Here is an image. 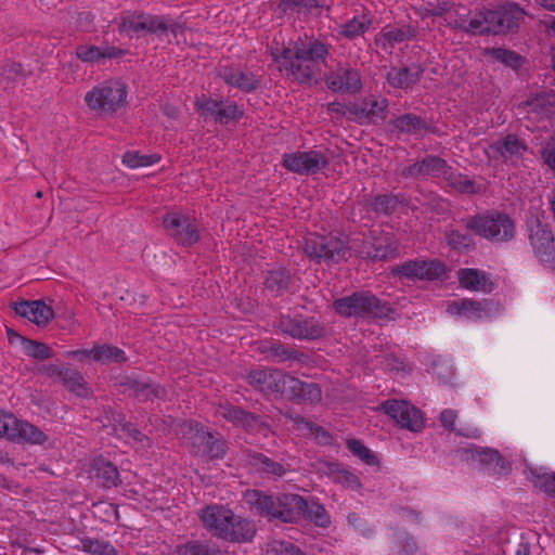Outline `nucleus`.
I'll use <instances>...</instances> for the list:
<instances>
[{
    "mask_svg": "<svg viewBox=\"0 0 555 555\" xmlns=\"http://www.w3.org/2000/svg\"><path fill=\"white\" fill-rule=\"evenodd\" d=\"M331 46L314 39L284 48L280 55H273L280 70H285L299 83H308L321 73V65L330 56Z\"/></svg>",
    "mask_w": 555,
    "mask_h": 555,
    "instance_id": "1",
    "label": "nucleus"
},
{
    "mask_svg": "<svg viewBox=\"0 0 555 555\" xmlns=\"http://www.w3.org/2000/svg\"><path fill=\"white\" fill-rule=\"evenodd\" d=\"M199 518L204 528L212 535L232 543H245L256 533L254 521L235 515L230 508L208 505L201 511Z\"/></svg>",
    "mask_w": 555,
    "mask_h": 555,
    "instance_id": "2",
    "label": "nucleus"
},
{
    "mask_svg": "<svg viewBox=\"0 0 555 555\" xmlns=\"http://www.w3.org/2000/svg\"><path fill=\"white\" fill-rule=\"evenodd\" d=\"M526 14L518 3L508 1L494 9L479 11L464 29L472 35H506L517 31Z\"/></svg>",
    "mask_w": 555,
    "mask_h": 555,
    "instance_id": "3",
    "label": "nucleus"
},
{
    "mask_svg": "<svg viewBox=\"0 0 555 555\" xmlns=\"http://www.w3.org/2000/svg\"><path fill=\"white\" fill-rule=\"evenodd\" d=\"M334 310L341 317L391 319L393 309L390 304L376 297L369 291L356 292L336 299Z\"/></svg>",
    "mask_w": 555,
    "mask_h": 555,
    "instance_id": "4",
    "label": "nucleus"
},
{
    "mask_svg": "<svg viewBox=\"0 0 555 555\" xmlns=\"http://www.w3.org/2000/svg\"><path fill=\"white\" fill-rule=\"evenodd\" d=\"M465 227L492 243H507L515 237L516 224L506 212L490 210L468 217Z\"/></svg>",
    "mask_w": 555,
    "mask_h": 555,
    "instance_id": "5",
    "label": "nucleus"
},
{
    "mask_svg": "<svg viewBox=\"0 0 555 555\" xmlns=\"http://www.w3.org/2000/svg\"><path fill=\"white\" fill-rule=\"evenodd\" d=\"M127 88L119 80H107L85 95L88 107L96 114H114L126 105Z\"/></svg>",
    "mask_w": 555,
    "mask_h": 555,
    "instance_id": "6",
    "label": "nucleus"
},
{
    "mask_svg": "<svg viewBox=\"0 0 555 555\" xmlns=\"http://www.w3.org/2000/svg\"><path fill=\"white\" fill-rule=\"evenodd\" d=\"M305 254L318 263L346 260L350 254L347 243L335 236L310 234L304 242Z\"/></svg>",
    "mask_w": 555,
    "mask_h": 555,
    "instance_id": "7",
    "label": "nucleus"
},
{
    "mask_svg": "<svg viewBox=\"0 0 555 555\" xmlns=\"http://www.w3.org/2000/svg\"><path fill=\"white\" fill-rule=\"evenodd\" d=\"M276 327L283 334L299 340H315L325 335V326L319 319L304 314L281 315Z\"/></svg>",
    "mask_w": 555,
    "mask_h": 555,
    "instance_id": "8",
    "label": "nucleus"
},
{
    "mask_svg": "<svg viewBox=\"0 0 555 555\" xmlns=\"http://www.w3.org/2000/svg\"><path fill=\"white\" fill-rule=\"evenodd\" d=\"M216 415L251 435H261L263 437H268L269 433L271 431L270 425L263 420L262 416L253 412H248L237 405L230 403L219 404L216 408Z\"/></svg>",
    "mask_w": 555,
    "mask_h": 555,
    "instance_id": "9",
    "label": "nucleus"
},
{
    "mask_svg": "<svg viewBox=\"0 0 555 555\" xmlns=\"http://www.w3.org/2000/svg\"><path fill=\"white\" fill-rule=\"evenodd\" d=\"M194 106L203 118H211L220 124L240 120L244 112L234 102L212 99L205 94L197 96Z\"/></svg>",
    "mask_w": 555,
    "mask_h": 555,
    "instance_id": "10",
    "label": "nucleus"
},
{
    "mask_svg": "<svg viewBox=\"0 0 555 555\" xmlns=\"http://www.w3.org/2000/svg\"><path fill=\"white\" fill-rule=\"evenodd\" d=\"M529 242L535 256L544 262L555 260V240L548 224L543 223L539 218L531 217L527 220Z\"/></svg>",
    "mask_w": 555,
    "mask_h": 555,
    "instance_id": "11",
    "label": "nucleus"
},
{
    "mask_svg": "<svg viewBox=\"0 0 555 555\" xmlns=\"http://www.w3.org/2000/svg\"><path fill=\"white\" fill-rule=\"evenodd\" d=\"M330 164L327 156L319 150L285 154L283 166L299 176L315 175Z\"/></svg>",
    "mask_w": 555,
    "mask_h": 555,
    "instance_id": "12",
    "label": "nucleus"
},
{
    "mask_svg": "<svg viewBox=\"0 0 555 555\" xmlns=\"http://www.w3.org/2000/svg\"><path fill=\"white\" fill-rule=\"evenodd\" d=\"M163 224L167 233L180 245L192 246L201 238L195 221L188 216L176 212L167 214Z\"/></svg>",
    "mask_w": 555,
    "mask_h": 555,
    "instance_id": "13",
    "label": "nucleus"
},
{
    "mask_svg": "<svg viewBox=\"0 0 555 555\" xmlns=\"http://www.w3.org/2000/svg\"><path fill=\"white\" fill-rule=\"evenodd\" d=\"M325 83L333 92L345 94L359 93L363 88L360 70L349 64H338L333 72L326 75Z\"/></svg>",
    "mask_w": 555,
    "mask_h": 555,
    "instance_id": "14",
    "label": "nucleus"
},
{
    "mask_svg": "<svg viewBox=\"0 0 555 555\" xmlns=\"http://www.w3.org/2000/svg\"><path fill=\"white\" fill-rule=\"evenodd\" d=\"M382 409L401 427L411 431H420L425 425L422 412L405 401L388 400L383 403Z\"/></svg>",
    "mask_w": 555,
    "mask_h": 555,
    "instance_id": "15",
    "label": "nucleus"
},
{
    "mask_svg": "<svg viewBox=\"0 0 555 555\" xmlns=\"http://www.w3.org/2000/svg\"><path fill=\"white\" fill-rule=\"evenodd\" d=\"M246 462L256 474L266 479L278 480L291 472L288 463L275 461L254 450L246 451Z\"/></svg>",
    "mask_w": 555,
    "mask_h": 555,
    "instance_id": "16",
    "label": "nucleus"
},
{
    "mask_svg": "<svg viewBox=\"0 0 555 555\" xmlns=\"http://www.w3.org/2000/svg\"><path fill=\"white\" fill-rule=\"evenodd\" d=\"M287 374L278 369H261L250 371L247 379L251 387L262 393L283 395Z\"/></svg>",
    "mask_w": 555,
    "mask_h": 555,
    "instance_id": "17",
    "label": "nucleus"
},
{
    "mask_svg": "<svg viewBox=\"0 0 555 555\" xmlns=\"http://www.w3.org/2000/svg\"><path fill=\"white\" fill-rule=\"evenodd\" d=\"M489 152V156L495 160L516 163L527 152V145L516 134L509 133L492 142Z\"/></svg>",
    "mask_w": 555,
    "mask_h": 555,
    "instance_id": "18",
    "label": "nucleus"
},
{
    "mask_svg": "<svg viewBox=\"0 0 555 555\" xmlns=\"http://www.w3.org/2000/svg\"><path fill=\"white\" fill-rule=\"evenodd\" d=\"M443 272V266L437 261L409 260L391 269L395 276L405 279L434 280Z\"/></svg>",
    "mask_w": 555,
    "mask_h": 555,
    "instance_id": "19",
    "label": "nucleus"
},
{
    "mask_svg": "<svg viewBox=\"0 0 555 555\" xmlns=\"http://www.w3.org/2000/svg\"><path fill=\"white\" fill-rule=\"evenodd\" d=\"M447 160L437 155H426L421 160L405 166L401 170L403 178L425 179L438 178L441 179L447 169Z\"/></svg>",
    "mask_w": 555,
    "mask_h": 555,
    "instance_id": "20",
    "label": "nucleus"
},
{
    "mask_svg": "<svg viewBox=\"0 0 555 555\" xmlns=\"http://www.w3.org/2000/svg\"><path fill=\"white\" fill-rule=\"evenodd\" d=\"M491 301L489 300H473V299H457L448 304L447 311L452 315H461L468 320H481L490 317Z\"/></svg>",
    "mask_w": 555,
    "mask_h": 555,
    "instance_id": "21",
    "label": "nucleus"
},
{
    "mask_svg": "<svg viewBox=\"0 0 555 555\" xmlns=\"http://www.w3.org/2000/svg\"><path fill=\"white\" fill-rule=\"evenodd\" d=\"M282 396L288 400L318 402L322 398V391L318 384L302 382L287 374Z\"/></svg>",
    "mask_w": 555,
    "mask_h": 555,
    "instance_id": "22",
    "label": "nucleus"
},
{
    "mask_svg": "<svg viewBox=\"0 0 555 555\" xmlns=\"http://www.w3.org/2000/svg\"><path fill=\"white\" fill-rule=\"evenodd\" d=\"M14 311L40 327L47 326L54 318L53 309L42 300H22L15 302Z\"/></svg>",
    "mask_w": 555,
    "mask_h": 555,
    "instance_id": "23",
    "label": "nucleus"
},
{
    "mask_svg": "<svg viewBox=\"0 0 555 555\" xmlns=\"http://www.w3.org/2000/svg\"><path fill=\"white\" fill-rule=\"evenodd\" d=\"M218 76L231 87L237 88L243 92L250 93L260 86L259 79L250 72H243L233 66H220Z\"/></svg>",
    "mask_w": 555,
    "mask_h": 555,
    "instance_id": "24",
    "label": "nucleus"
},
{
    "mask_svg": "<svg viewBox=\"0 0 555 555\" xmlns=\"http://www.w3.org/2000/svg\"><path fill=\"white\" fill-rule=\"evenodd\" d=\"M423 74L424 69L420 65H414L412 67L392 66L386 74V81L391 88L409 90L413 89V87L421 80Z\"/></svg>",
    "mask_w": 555,
    "mask_h": 555,
    "instance_id": "25",
    "label": "nucleus"
},
{
    "mask_svg": "<svg viewBox=\"0 0 555 555\" xmlns=\"http://www.w3.org/2000/svg\"><path fill=\"white\" fill-rule=\"evenodd\" d=\"M276 504L279 507L278 519L284 522L296 521L308 507V502L301 495L294 493L279 494Z\"/></svg>",
    "mask_w": 555,
    "mask_h": 555,
    "instance_id": "26",
    "label": "nucleus"
},
{
    "mask_svg": "<svg viewBox=\"0 0 555 555\" xmlns=\"http://www.w3.org/2000/svg\"><path fill=\"white\" fill-rule=\"evenodd\" d=\"M527 119L539 122L550 118L555 113V93L538 94L524 105Z\"/></svg>",
    "mask_w": 555,
    "mask_h": 555,
    "instance_id": "27",
    "label": "nucleus"
},
{
    "mask_svg": "<svg viewBox=\"0 0 555 555\" xmlns=\"http://www.w3.org/2000/svg\"><path fill=\"white\" fill-rule=\"evenodd\" d=\"M245 501L250 509L258 515L278 519L279 507L276 502L279 501V495L267 494L254 489L246 491Z\"/></svg>",
    "mask_w": 555,
    "mask_h": 555,
    "instance_id": "28",
    "label": "nucleus"
},
{
    "mask_svg": "<svg viewBox=\"0 0 555 555\" xmlns=\"http://www.w3.org/2000/svg\"><path fill=\"white\" fill-rule=\"evenodd\" d=\"M264 289L273 296H282L291 291L293 275L284 267H276L268 270L263 280Z\"/></svg>",
    "mask_w": 555,
    "mask_h": 555,
    "instance_id": "29",
    "label": "nucleus"
},
{
    "mask_svg": "<svg viewBox=\"0 0 555 555\" xmlns=\"http://www.w3.org/2000/svg\"><path fill=\"white\" fill-rule=\"evenodd\" d=\"M92 477L106 489L118 487L121 483L116 465L104 457L94 459L92 463Z\"/></svg>",
    "mask_w": 555,
    "mask_h": 555,
    "instance_id": "30",
    "label": "nucleus"
},
{
    "mask_svg": "<svg viewBox=\"0 0 555 555\" xmlns=\"http://www.w3.org/2000/svg\"><path fill=\"white\" fill-rule=\"evenodd\" d=\"M48 439V435L44 434L39 427L27 421L17 418V424L14 426L13 431L11 433L10 441L41 446L47 442Z\"/></svg>",
    "mask_w": 555,
    "mask_h": 555,
    "instance_id": "31",
    "label": "nucleus"
},
{
    "mask_svg": "<svg viewBox=\"0 0 555 555\" xmlns=\"http://www.w3.org/2000/svg\"><path fill=\"white\" fill-rule=\"evenodd\" d=\"M472 457L478 460L481 464L493 474L505 475L509 470L507 461L499 453V451L490 448H475L469 450Z\"/></svg>",
    "mask_w": 555,
    "mask_h": 555,
    "instance_id": "32",
    "label": "nucleus"
},
{
    "mask_svg": "<svg viewBox=\"0 0 555 555\" xmlns=\"http://www.w3.org/2000/svg\"><path fill=\"white\" fill-rule=\"evenodd\" d=\"M391 129L398 133L420 135L427 132L430 127L425 119L412 113L398 116L389 122Z\"/></svg>",
    "mask_w": 555,
    "mask_h": 555,
    "instance_id": "33",
    "label": "nucleus"
},
{
    "mask_svg": "<svg viewBox=\"0 0 555 555\" xmlns=\"http://www.w3.org/2000/svg\"><path fill=\"white\" fill-rule=\"evenodd\" d=\"M363 125H378L385 120L388 111V100L369 95L362 99Z\"/></svg>",
    "mask_w": 555,
    "mask_h": 555,
    "instance_id": "34",
    "label": "nucleus"
},
{
    "mask_svg": "<svg viewBox=\"0 0 555 555\" xmlns=\"http://www.w3.org/2000/svg\"><path fill=\"white\" fill-rule=\"evenodd\" d=\"M181 434L186 439L191 453L196 455L201 452L207 439H211V433L198 423L185 422L181 425Z\"/></svg>",
    "mask_w": 555,
    "mask_h": 555,
    "instance_id": "35",
    "label": "nucleus"
},
{
    "mask_svg": "<svg viewBox=\"0 0 555 555\" xmlns=\"http://www.w3.org/2000/svg\"><path fill=\"white\" fill-rule=\"evenodd\" d=\"M460 284L467 289L490 293L493 283L486 272L478 269H461L459 272Z\"/></svg>",
    "mask_w": 555,
    "mask_h": 555,
    "instance_id": "36",
    "label": "nucleus"
},
{
    "mask_svg": "<svg viewBox=\"0 0 555 555\" xmlns=\"http://www.w3.org/2000/svg\"><path fill=\"white\" fill-rule=\"evenodd\" d=\"M373 24V15L370 12H363L353 16L350 21L339 25L338 34L349 40L363 36Z\"/></svg>",
    "mask_w": 555,
    "mask_h": 555,
    "instance_id": "37",
    "label": "nucleus"
},
{
    "mask_svg": "<svg viewBox=\"0 0 555 555\" xmlns=\"http://www.w3.org/2000/svg\"><path fill=\"white\" fill-rule=\"evenodd\" d=\"M122 385L126 389L131 390L133 396L140 401L153 400L155 398L163 399L166 396L165 388L155 383L128 378Z\"/></svg>",
    "mask_w": 555,
    "mask_h": 555,
    "instance_id": "38",
    "label": "nucleus"
},
{
    "mask_svg": "<svg viewBox=\"0 0 555 555\" xmlns=\"http://www.w3.org/2000/svg\"><path fill=\"white\" fill-rule=\"evenodd\" d=\"M259 350L268 357L276 359L279 362L299 361L304 357V352L281 344L278 340L262 341Z\"/></svg>",
    "mask_w": 555,
    "mask_h": 555,
    "instance_id": "39",
    "label": "nucleus"
},
{
    "mask_svg": "<svg viewBox=\"0 0 555 555\" xmlns=\"http://www.w3.org/2000/svg\"><path fill=\"white\" fill-rule=\"evenodd\" d=\"M450 188L463 194H476L479 191L474 179L467 175L455 171L449 164H447L446 172L442 178Z\"/></svg>",
    "mask_w": 555,
    "mask_h": 555,
    "instance_id": "40",
    "label": "nucleus"
},
{
    "mask_svg": "<svg viewBox=\"0 0 555 555\" xmlns=\"http://www.w3.org/2000/svg\"><path fill=\"white\" fill-rule=\"evenodd\" d=\"M413 37L410 27L383 29L375 38V44L384 51L391 53L392 49Z\"/></svg>",
    "mask_w": 555,
    "mask_h": 555,
    "instance_id": "41",
    "label": "nucleus"
},
{
    "mask_svg": "<svg viewBox=\"0 0 555 555\" xmlns=\"http://www.w3.org/2000/svg\"><path fill=\"white\" fill-rule=\"evenodd\" d=\"M8 334L20 339L23 352L29 358L42 361L54 356L53 349L44 343L23 337L11 330L8 331Z\"/></svg>",
    "mask_w": 555,
    "mask_h": 555,
    "instance_id": "42",
    "label": "nucleus"
},
{
    "mask_svg": "<svg viewBox=\"0 0 555 555\" xmlns=\"http://www.w3.org/2000/svg\"><path fill=\"white\" fill-rule=\"evenodd\" d=\"M89 353L93 361L100 362L102 364H121L127 361V356L122 349L107 344L95 345L92 349H90Z\"/></svg>",
    "mask_w": 555,
    "mask_h": 555,
    "instance_id": "43",
    "label": "nucleus"
},
{
    "mask_svg": "<svg viewBox=\"0 0 555 555\" xmlns=\"http://www.w3.org/2000/svg\"><path fill=\"white\" fill-rule=\"evenodd\" d=\"M62 383L68 391L78 397L88 398L92 393L82 374L76 370L67 367L66 372H64Z\"/></svg>",
    "mask_w": 555,
    "mask_h": 555,
    "instance_id": "44",
    "label": "nucleus"
},
{
    "mask_svg": "<svg viewBox=\"0 0 555 555\" xmlns=\"http://www.w3.org/2000/svg\"><path fill=\"white\" fill-rule=\"evenodd\" d=\"M130 27L133 31L147 30L151 33L166 31L169 25L164 17L138 14L130 21Z\"/></svg>",
    "mask_w": 555,
    "mask_h": 555,
    "instance_id": "45",
    "label": "nucleus"
},
{
    "mask_svg": "<svg viewBox=\"0 0 555 555\" xmlns=\"http://www.w3.org/2000/svg\"><path fill=\"white\" fill-rule=\"evenodd\" d=\"M207 440L208 441L205 442L197 456L205 457L210 461L223 459L228 451L227 440L221 435H214L212 433L211 439Z\"/></svg>",
    "mask_w": 555,
    "mask_h": 555,
    "instance_id": "46",
    "label": "nucleus"
},
{
    "mask_svg": "<svg viewBox=\"0 0 555 555\" xmlns=\"http://www.w3.org/2000/svg\"><path fill=\"white\" fill-rule=\"evenodd\" d=\"M76 548L91 555H118L117 550L109 542L89 537L81 538L80 545Z\"/></svg>",
    "mask_w": 555,
    "mask_h": 555,
    "instance_id": "47",
    "label": "nucleus"
},
{
    "mask_svg": "<svg viewBox=\"0 0 555 555\" xmlns=\"http://www.w3.org/2000/svg\"><path fill=\"white\" fill-rule=\"evenodd\" d=\"M179 555H227L217 546L201 542L191 541L178 548Z\"/></svg>",
    "mask_w": 555,
    "mask_h": 555,
    "instance_id": "48",
    "label": "nucleus"
},
{
    "mask_svg": "<svg viewBox=\"0 0 555 555\" xmlns=\"http://www.w3.org/2000/svg\"><path fill=\"white\" fill-rule=\"evenodd\" d=\"M401 203L399 195L388 193L378 194L372 198L371 207L377 214L390 215Z\"/></svg>",
    "mask_w": 555,
    "mask_h": 555,
    "instance_id": "49",
    "label": "nucleus"
},
{
    "mask_svg": "<svg viewBox=\"0 0 555 555\" xmlns=\"http://www.w3.org/2000/svg\"><path fill=\"white\" fill-rule=\"evenodd\" d=\"M486 55L512 68H517L521 65V56L513 50L492 48L486 50Z\"/></svg>",
    "mask_w": 555,
    "mask_h": 555,
    "instance_id": "50",
    "label": "nucleus"
},
{
    "mask_svg": "<svg viewBox=\"0 0 555 555\" xmlns=\"http://www.w3.org/2000/svg\"><path fill=\"white\" fill-rule=\"evenodd\" d=\"M323 0H281L279 7L284 13L292 12H310L314 8L323 7Z\"/></svg>",
    "mask_w": 555,
    "mask_h": 555,
    "instance_id": "51",
    "label": "nucleus"
},
{
    "mask_svg": "<svg viewBox=\"0 0 555 555\" xmlns=\"http://www.w3.org/2000/svg\"><path fill=\"white\" fill-rule=\"evenodd\" d=\"M348 450L367 465H377V456L358 439L347 440Z\"/></svg>",
    "mask_w": 555,
    "mask_h": 555,
    "instance_id": "52",
    "label": "nucleus"
},
{
    "mask_svg": "<svg viewBox=\"0 0 555 555\" xmlns=\"http://www.w3.org/2000/svg\"><path fill=\"white\" fill-rule=\"evenodd\" d=\"M160 160L158 154L141 155L137 152H127L122 157V162L129 168L146 167L154 165Z\"/></svg>",
    "mask_w": 555,
    "mask_h": 555,
    "instance_id": "53",
    "label": "nucleus"
},
{
    "mask_svg": "<svg viewBox=\"0 0 555 555\" xmlns=\"http://www.w3.org/2000/svg\"><path fill=\"white\" fill-rule=\"evenodd\" d=\"M533 483L547 495L555 498V473H538L531 470Z\"/></svg>",
    "mask_w": 555,
    "mask_h": 555,
    "instance_id": "54",
    "label": "nucleus"
},
{
    "mask_svg": "<svg viewBox=\"0 0 555 555\" xmlns=\"http://www.w3.org/2000/svg\"><path fill=\"white\" fill-rule=\"evenodd\" d=\"M446 240L449 246L453 249L462 250L474 247L473 237L467 233H462L459 230H451L447 232Z\"/></svg>",
    "mask_w": 555,
    "mask_h": 555,
    "instance_id": "55",
    "label": "nucleus"
},
{
    "mask_svg": "<svg viewBox=\"0 0 555 555\" xmlns=\"http://www.w3.org/2000/svg\"><path fill=\"white\" fill-rule=\"evenodd\" d=\"M397 248L395 242L383 243L382 241H376L373 243V251H369L367 255L374 259L386 260L396 256Z\"/></svg>",
    "mask_w": 555,
    "mask_h": 555,
    "instance_id": "56",
    "label": "nucleus"
},
{
    "mask_svg": "<svg viewBox=\"0 0 555 555\" xmlns=\"http://www.w3.org/2000/svg\"><path fill=\"white\" fill-rule=\"evenodd\" d=\"M0 76L8 81H18L28 76L27 70L22 64L16 62H5L0 67Z\"/></svg>",
    "mask_w": 555,
    "mask_h": 555,
    "instance_id": "57",
    "label": "nucleus"
},
{
    "mask_svg": "<svg viewBox=\"0 0 555 555\" xmlns=\"http://www.w3.org/2000/svg\"><path fill=\"white\" fill-rule=\"evenodd\" d=\"M266 555H304V553L289 542L273 541L268 544Z\"/></svg>",
    "mask_w": 555,
    "mask_h": 555,
    "instance_id": "58",
    "label": "nucleus"
},
{
    "mask_svg": "<svg viewBox=\"0 0 555 555\" xmlns=\"http://www.w3.org/2000/svg\"><path fill=\"white\" fill-rule=\"evenodd\" d=\"M302 515L307 516L318 526L325 527L328 524V517L326 515L325 508L318 503H308V507L305 509Z\"/></svg>",
    "mask_w": 555,
    "mask_h": 555,
    "instance_id": "59",
    "label": "nucleus"
},
{
    "mask_svg": "<svg viewBox=\"0 0 555 555\" xmlns=\"http://www.w3.org/2000/svg\"><path fill=\"white\" fill-rule=\"evenodd\" d=\"M76 55L79 60L87 63H94L102 59V49L96 46H78Z\"/></svg>",
    "mask_w": 555,
    "mask_h": 555,
    "instance_id": "60",
    "label": "nucleus"
},
{
    "mask_svg": "<svg viewBox=\"0 0 555 555\" xmlns=\"http://www.w3.org/2000/svg\"><path fill=\"white\" fill-rule=\"evenodd\" d=\"M66 370H67V367H65L63 365L53 364V363H41L35 367V371L37 374L46 376L48 378H52V379L59 378L61 380H62V378L64 376V372H66Z\"/></svg>",
    "mask_w": 555,
    "mask_h": 555,
    "instance_id": "61",
    "label": "nucleus"
},
{
    "mask_svg": "<svg viewBox=\"0 0 555 555\" xmlns=\"http://www.w3.org/2000/svg\"><path fill=\"white\" fill-rule=\"evenodd\" d=\"M17 424V417L12 413L0 411V438L11 439V433Z\"/></svg>",
    "mask_w": 555,
    "mask_h": 555,
    "instance_id": "62",
    "label": "nucleus"
},
{
    "mask_svg": "<svg viewBox=\"0 0 555 555\" xmlns=\"http://www.w3.org/2000/svg\"><path fill=\"white\" fill-rule=\"evenodd\" d=\"M363 109L362 103L360 102H349L346 104V118L350 121L357 122L359 125H363Z\"/></svg>",
    "mask_w": 555,
    "mask_h": 555,
    "instance_id": "63",
    "label": "nucleus"
},
{
    "mask_svg": "<svg viewBox=\"0 0 555 555\" xmlns=\"http://www.w3.org/2000/svg\"><path fill=\"white\" fill-rule=\"evenodd\" d=\"M541 156L544 163L555 171V137H552L543 146Z\"/></svg>",
    "mask_w": 555,
    "mask_h": 555,
    "instance_id": "64",
    "label": "nucleus"
}]
</instances>
